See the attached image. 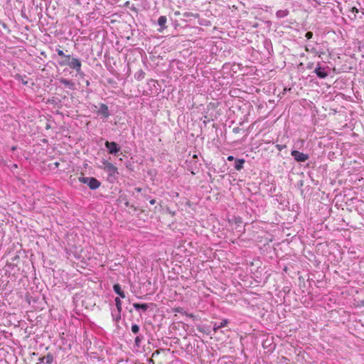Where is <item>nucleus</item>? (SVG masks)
I'll list each match as a JSON object with an SVG mask.
<instances>
[{
    "instance_id": "2eb2a0df",
    "label": "nucleus",
    "mask_w": 364,
    "mask_h": 364,
    "mask_svg": "<svg viewBox=\"0 0 364 364\" xmlns=\"http://www.w3.org/2000/svg\"><path fill=\"white\" fill-rule=\"evenodd\" d=\"M121 313L122 311H119L117 309L116 310H112V317L113 321H114L117 323L119 322L121 319Z\"/></svg>"
},
{
    "instance_id": "f03ea898",
    "label": "nucleus",
    "mask_w": 364,
    "mask_h": 364,
    "mask_svg": "<svg viewBox=\"0 0 364 364\" xmlns=\"http://www.w3.org/2000/svg\"><path fill=\"white\" fill-rule=\"evenodd\" d=\"M63 65H68V66L72 69L75 70L76 72L80 71V68L82 67L81 60L75 57H71V59L69 62L63 63Z\"/></svg>"
},
{
    "instance_id": "72a5a7b5",
    "label": "nucleus",
    "mask_w": 364,
    "mask_h": 364,
    "mask_svg": "<svg viewBox=\"0 0 364 364\" xmlns=\"http://www.w3.org/2000/svg\"><path fill=\"white\" fill-rule=\"evenodd\" d=\"M0 164L6 165V162L1 156H0Z\"/></svg>"
},
{
    "instance_id": "2f4dec72",
    "label": "nucleus",
    "mask_w": 364,
    "mask_h": 364,
    "mask_svg": "<svg viewBox=\"0 0 364 364\" xmlns=\"http://www.w3.org/2000/svg\"><path fill=\"white\" fill-rule=\"evenodd\" d=\"M235 223H242V219H241V218H235Z\"/></svg>"
},
{
    "instance_id": "f3484780",
    "label": "nucleus",
    "mask_w": 364,
    "mask_h": 364,
    "mask_svg": "<svg viewBox=\"0 0 364 364\" xmlns=\"http://www.w3.org/2000/svg\"><path fill=\"white\" fill-rule=\"evenodd\" d=\"M26 76L24 75V76H22L19 74H17L15 75V79L18 80V81H21V83L24 85H28V80L26 79Z\"/></svg>"
},
{
    "instance_id": "1a4fd4ad",
    "label": "nucleus",
    "mask_w": 364,
    "mask_h": 364,
    "mask_svg": "<svg viewBox=\"0 0 364 364\" xmlns=\"http://www.w3.org/2000/svg\"><path fill=\"white\" fill-rule=\"evenodd\" d=\"M39 362L37 364H42L46 363V364H51L53 361V355L51 353H48L46 356L39 358Z\"/></svg>"
},
{
    "instance_id": "393cba45",
    "label": "nucleus",
    "mask_w": 364,
    "mask_h": 364,
    "mask_svg": "<svg viewBox=\"0 0 364 364\" xmlns=\"http://www.w3.org/2000/svg\"><path fill=\"white\" fill-rule=\"evenodd\" d=\"M124 205L126 207H129V208L134 209V210H136V208L134 205H131L129 203V202H128V201H126Z\"/></svg>"
},
{
    "instance_id": "37998d69",
    "label": "nucleus",
    "mask_w": 364,
    "mask_h": 364,
    "mask_svg": "<svg viewBox=\"0 0 364 364\" xmlns=\"http://www.w3.org/2000/svg\"><path fill=\"white\" fill-rule=\"evenodd\" d=\"M85 84H86V86H89L90 85V81L89 80H86Z\"/></svg>"
},
{
    "instance_id": "49530a36",
    "label": "nucleus",
    "mask_w": 364,
    "mask_h": 364,
    "mask_svg": "<svg viewBox=\"0 0 364 364\" xmlns=\"http://www.w3.org/2000/svg\"><path fill=\"white\" fill-rule=\"evenodd\" d=\"M12 167L17 168L18 166H17V164H14Z\"/></svg>"
},
{
    "instance_id": "c756f323",
    "label": "nucleus",
    "mask_w": 364,
    "mask_h": 364,
    "mask_svg": "<svg viewBox=\"0 0 364 364\" xmlns=\"http://www.w3.org/2000/svg\"><path fill=\"white\" fill-rule=\"evenodd\" d=\"M264 43L265 47H267V46H272V43L269 40H265Z\"/></svg>"
},
{
    "instance_id": "5701e85b",
    "label": "nucleus",
    "mask_w": 364,
    "mask_h": 364,
    "mask_svg": "<svg viewBox=\"0 0 364 364\" xmlns=\"http://www.w3.org/2000/svg\"><path fill=\"white\" fill-rule=\"evenodd\" d=\"M89 179H90V177H80L79 178V181L82 183L88 185Z\"/></svg>"
},
{
    "instance_id": "de8ad7c7",
    "label": "nucleus",
    "mask_w": 364,
    "mask_h": 364,
    "mask_svg": "<svg viewBox=\"0 0 364 364\" xmlns=\"http://www.w3.org/2000/svg\"><path fill=\"white\" fill-rule=\"evenodd\" d=\"M11 149H12L13 151H14V150H15V149H16V146H13V147L11 148Z\"/></svg>"
},
{
    "instance_id": "6e6552de",
    "label": "nucleus",
    "mask_w": 364,
    "mask_h": 364,
    "mask_svg": "<svg viewBox=\"0 0 364 364\" xmlns=\"http://www.w3.org/2000/svg\"><path fill=\"white\" fill-rule=\"evenodd\" d=\"M150 305H154V304L151 303V304H139V303H134L133 304V306L134 308L139 311V310H141L142 311L145 312L148 310V309L149 308V306Z\"/></svg>"
},
{
    "instance_id": "f704fd0d",
    "label": "nucleus",
    "mask_w": 364,
    "mask_h": 364,
    "mask_svg": "<svg viewBox=\"0 0 364 364\" xmlns=\"http://www.w3.org/2000/svg\"><path fill=\"white\" fill-rule=\"evenodd\" d=\"M313 66H314V63H309L307 65V68L308 69H311L313 68Z\"/></svg>"
},
{
    "instance_id": "c03bdc74",
    "label": "nucleus",
    "mask_w": 364,
    "mask_h": 364,
    "mask_svg": "<svg viewBox=\"0 0 364 364\" xmlns=\"http://www.w3.org/2000/svg\"><path fill=\"white\" fill-rule=\"evenodd\" d=\"M58 165H59V163H58V162H55V166L56 167H58Z\"/></svg>"
},
{
    "instance_id": "4c0bfd02",
    "label": "nucleus",
    "mask_w": 364,
    "mask_h": 364,
    "mask_svg": "<svg viewBox=\"0 0 364 364\" xmlns=\"http://www.w3.org/2000/svg\"><path fill=\"white\" fill-rule=\"evenodd\" d=\"M182 311H183V309H182V308H180V307H178V308H177V309H176V312H178V313H182Z\"/></svg>"
},
{
    "instance_id": "c85d7f7f",
    "label": "nucleus",
    "mask_w": 364,
    "mask_h": 364,
    "mask_svg": "<svg viewBox=\"0 0 364 364\" xmlns=\"http://www.w3.org/2000/svg\"><path fill=\"white\" fill-rule=\"evenodd\" d=\"M76 73L80 77H84L85 75V73L82 72L81 68H80V71Z\"/></svg>"
},
{
    "instance_id": "4468645a",
    "label": "nucleus",
    "mask_w": 364,
    "mask_h": 364,
    "mask_svg": "<svg viewBox=\"0 0 364 364\" xmlns=\"http://www.w3.org/2000/svg\"><path fill=\"white\" fill-rule=\"evenodd\" d=\"M245 161L243 159H237L235 161L234 167L237 171H240L243 168V165Z\"/></svg>"
},
{
    "instance_id": "79ce46f5",
    "label": "nucleus",
    "mask_w": 364,
    "mask_h": 364,
    "mask_svg": "<svg viewBox=\"0 0 364 364\" xmlns=\"http://www.w3.org/2000/svg\"><path fill=\"white\" fill-rule=\"evenodd\" d=\"M92 107L93 110H95L97 108V107L95 105H93L92 106Z\"/></svg>"
},
{
    "instance_id": "412c9836",
    "label": "nucleus",
    "mask_w": 364,
    "mask_h": 364,
    "mask_svg": "<svg viewBox=\"0 0 364 364\" xmlns=\"http://www.w3.org/2000/svg\"><path fill=\"white\" fill-rule=\"evenodd\" d=\"M145 73L143 70H140L135 74V78L138 80H141L144 77Z\"/></svg>"
},
{
    "instance_id": "58836bf2",
    "label": "nucleus",
    "mask_w": 364,
    "mask_h": 364,
    "mask_svg": "<svg viewBox=\"0 0 364 364\" xmlns=\"http://www.w3.org/2000/svg\"><path fill=\"white\" fill-rule=\"evenodd\" d=\"M352 11L354 12V13H358V9L355 7H353L352 8Z\"/></svg>"
},
{
    "instance_id": "f8f14e48",
    "label": "nucleus",
    "mask_w": 364,
    "mask_h": 364,
    "mask_svg": "<svg viewBox=\"0 0 364 364\" xmlns=\"http://www.w3.org/2000/svg\"><path fill=\"white\" fill-rule=\"evenodd\" d=\"M59 81L62 85H65L66 87H68L70 89H73L74 87L75 84L70 80L62 77L59 80Z\"/></svg>"
},
{
    "instance_id": "bb28decb",
    "label": "nucleus",
    "mask_w": 364,
    "mask_h": 364,
    "mask_svg": "<svg viewBox=\"0 0 364 364\" xmlns=\"http://www.w3.org/2000/svg\"><path fill=\"white\" fill-rule=\"evenodd\" d=\"M286 145L285 144H277L276 145V147L277 148V149L279 151H282V149H284V148H286Z\"/></svg>"
},
{
    "instance_id": "b1692460",
    "label": "nucleus",
    "mask_w": 364,
    "mask_h": 364,
    "mask_svg": "<svg viewBox=\"0 0 364 364\" xmlns=\"http://www.w3.org/2000/svg\"><path fill=\"white\" fill-rule=\"evenodd\" d=\"M56 52L58 53V55L59 56H60L61 58H64L66 55L64 53L63 50H60V49H58L57 48L56 49Z\"/></svg>"
},
{
    "instance_id": "09e8293b",
    "label": "nucleus",
    "mask_w": 364,
    "mask_h": 364,
    "mask_svg": "<svg viewBox=\"0 0 364 364\" xmlns=\"http://www.w3.org/2000/svg\"><path fill=\"white\" fill-rule=\"evenodd\" d=\"M184 16H189V15H188L187 13H186V14H184Z\"/></svg>"
},
{
    "instance_id": "a878e982",
    "label": "nucleus",
    "mask_w": 364,
    "mask_h": 364,
    "mask_svg": "<svg viewBox=\"0 0 364 364\" xmlns=\"http://www.w3.org/2000/svg\"><path fill=\"white\" fill-rule=\"evenodd\" d=\"M305 37L307 39H311L313 37V33L311 32V31L306 32V34H305Z\"/></svg>"
},
{
    "instance_id": "473e14b6",
    "label": "nucleus",
    "mask_w": 364,
    "mask_h": 364,
    "mask_svg": "<svg viewBox=\"0 0 364 364\" xmlns=\"http://www.w3.org/2000/svg\"><path fill=\"white\" fill-rule=\"evenodd\" d=\"M197 329H198L199 331H200V332H203V331H204V330H203V326H197Z\"/></svg>"
},
{
    "instance_id": "cd10ccee",
    "label": "nucleus",
    "mask_w": 364,
    "mask_h": 364,
    "mask_svg": "<svg viewBox=\"0 0 364 364\" xmlns=\"http://www.w3.org/2000/svg\"><path fill=\"white\" fill-rule=\"evenodd\" d=\"M306 51H310V52H311V53H315V54H316V55H317V54H318V51H317V50H316V48H312L311 50H309V49L308 48V47H306Z\"/></svg>"
},
{
    "instance_id": "9d476101",
    "label": "nucleus",
    "mask_w": 364,
    "mask_h": 364,
    "mask_svg": "<svg viewBox=\"0 0 364 364\" xmlns=\"http://www.w3.org/2000/svg\"><path fill=\"white\" fill-rule=\"evenodd\" d=\"M166 21H167V18L165 16H161L159 18H158V21H157V23L158 25L161 27L159 31L160 32H161L163 30H164L165 28H166Z\"/></svg>"
},
{
    "instance_id": "7ed1b4c3",
    "label": "nucleus",
    "mask_w": 364,
    "mask_h": 364,
    "mask_svg": "<svg viewBox=\"0 0 364 364\" xmlns=\"http://www.w3.org/2000/svg\"><path fill=\"white\" fill-rule=\"evenodd\" d=\"M105 147L107 149L109 154L112 155H117L120 151V146L114 141H106L105 143Z\"/></svg>"
},
{
    "instance_id": "a18cd8bd",
    "label": "nucleus",
    "mask_w": 364,
    "mask_h": 364,
    "mask_svg": "<svg viewBox=\"0 0 364 364\" xmlns=\"http://www.w3.org/2000/svg\"><path fill=\"white\" fill-rule=\"evenodd\" d=\"M180 14V12L179 11H176L175 12V15H179Z\"/></svg>"
},
{
    "instance_id": "ddd939ff",
    "label": "nucleus",
    "mask_w": 364,
    "mask_h": 364,
    "mask_svg": "<svg viewBox=\"0 0 364 364\" xmlns=\"http://www.w3.org/2000/svg\"><path fill=\"white\" fill-rule=\"evenodd\" d=\"M228 323V319H223L219 323H215L213 326V331L216 332L219 329L225 327Z\"/></svg>"
},
{
    "instance_id": "423d86ee",
    "label": "nucleus",
    "mask_w": 364,
    "mask_h": 364,
    "mask_svg": "<svg viewBox=\"0 0 364 364\" xmlns=\"http://www.w3.org/2000/svg\"><path fill=\"white\" fill-rule=\"evenodd\" d=\"M97 115L102 116L103 118L107 119L110 116V112L107 105L104 103L100 104V109L97 111Z\"/></svg>"
},
{
    "instance_id": "a19ab883",
    "label": "nucleus",
    "mask_w": 364,
    "mask_h": 364,
    "mask_svg": "<svg viewBox=\"0 0 364 364\" xmlns=\"http://www.w3.org/2000/svg\"><path fill=\"white\" fill-rule=\"evenodd\" d=\"M233 132H234L235 133L238 132V128H237H237H234V129H233Z\"/></svg>"
},
{
    "instance_id": "7c9ffc66",
    "label": "nucleus",
    "mask_w": 364,
    "mask_h": 364,
    "mask_svg": "<svg viewBox=\"0 0 364 364\" xmlns=\"http://www.w3.org/2000/svg\"><path fill=\"white\" fill-rule=\"evenodd\" d=\"M184 314H186V316H188L190 318H194L196 317L193 314H188V313H186V312H185Z\"/></svg>"
},
{
    "instance_id": "c9c22d12",
    "label": "nucleus",
    "mask_w": 364,
    "mask_h": 364,
    "mask_svg": "<svg viewBox=\"0 0 364 364\" xmlns=\"http://www.w3.org/2000/svg\"><path fill=\"white\" fill-rule=\"evenodd\" d=\"M228 161H231L235 160V158H234V156H228Z\"/></svg>"
},
{
    "instance_id": "6ab92c4d",
    "label": "nucleus",
    "mask_w": 364,
    "mask_h": 364,
    "mask_svg": "<svg viewBox=\"0 0 364 364\" xmlns=\"http://www.w3.org/2000/svg\"><path fill=\"white\" fill-rule=\"evenodd\" d=\"M144 339V336L141 334L136 336L134 340V344L136 347L139 348L141 346V343L142 340Z\"/></svg>"
},
{
    "instance_id": "20e7f679",
    "label": "nucleus",
    "mask_w": 364,
    "mask_h": 364,
    "mask_svg": "<svg viewBox=\"0 0 364 364\" xmlns=\"http://www.w3.org/2000/svg\"><path fill=\"white\" fill-rule=\"evenodd\" d=\"M291 155L294 157V160L297 162H304L309 159V156L306 154H304L297 150H293L291 152Z\"/></svg>"
},
{
    "instance_id": "f257e3e1",
    "label": "nucleus",
    "mask_w": 364,
    "mask_h": 364,
    "mask_svg": "<svg viewBox=\"0 0 364 364\" xmlns=\"http://www.w3.org/2000/svg\"><path fill=\"white\" fill-rule=\"evenodd\" d=\"M104 171L107 173V180L111 183H114L118 178V168L111 162L103 159L102 160Z\"/></svg>"
},
{
    "instance_id": "9b49d317",
    "label": "nucleus",
    "mask_w": 364,
    "mask_h": 364,
    "mask_svg": "<svg viewBox=\"0 0 364 364\" xmlns=\"http://www.w3.org/2000/svg\"><path fill=\"white\" fill-rule=\"evenodd\" d=\"M113 290L121 298L124 299L126 297L124 291H122V287H121V286L119 284H114Z\"/></svg>"
},
{
    "instance_id": "aec40b11",
    "label": "nucleus",
    "mask_w": 364,
    "mask_h": 364,
    "mask_svg": "<svg viewBox=\"0 0 364 364\" xmlns=\"http://www.w3.org/2000/svg\"><path fill=\"white\" fill-rule=\"evenodd\" d=\"M114 302H115V306H116V308L117 309V310H119V311H122V301H121L120 298L116 297L114 299Z\"/></svg>"
},
{
    "instance_id": "e433bc0d",
    "label": "nucleus",
    "mask_w": 364,
    "mask_h": 364,
    "mask_svg": "<svg viewBox=\"0 0 364 364\" xmlns=\"http://www.w3.org/2000/svg\"><path fill=\"white\" fill-rule=\"evenodd\" d=\"M149 203H150L151 205H154V204L156 203V200H155V199H154V198H153V199H151V200H149Z\"/></svg>"
},
{
    "instance_id": "4be33fe9",
    "label": "nucleus",
    "mask_w": 364,
    "mask_h": 364,
    "mask_svg": "<svg viewBox=\"0 0 364 364\" xmlns=\"http://www.w3.org/2000/svg\"><path fill=\"white\" fill-rule=\"evenodd\" d=\"M132 332L134 334H138L140 331V327L137 324H132L131 327Z\"/></svg>"
},
{
    "instance_id": "a211bd4d",
    "label": "nucleus",
    "mask_w": 364,
    "mask_h": 364,
    "mask_svg": "<svg viewBox=\"0 0 364 364\" xmlns=\"http://www.w3.org/2000/svg\"><path fill=\"white\" fill-rule=\"evenodd\" d=\"M71 55H66L64 58H62L61 60H58V65L61 67H63V66H68V65H63V64H61L63 63H65V62H69L71 59Z\"/></svg>"
},
{
    "instance_id": "dca6fc26",
    "label": "nucleus",
    "mask_w": 364,
    "mask_h": 364,
    "mask_svg": "<svg viewBox=\"0 0 364 364\" xmlns=\"http://www.w3.org/2000/svg\"><path fill=\"white\" fill-rule=\"evenodd\" d=\"M289 14V11L287 9L284 10H279L276 12V16L278 18H283L287 16Z\"/></svg>"
},
{
    "instance_id": "ea45409f",
    "label": "nucleus",
    "mask_w": 364,
    "mask_h": 364,
    "mask_svg": "<svg viewBox=\"0 0 364 364\" xmlns=\"http://www.w3.org/2000/svg\"><path fill=\"white\" fill-rule=\"evenodd\" d=\"M141 188H139V187H136L135 188V191L138 193H140L141 191Z\"/></svg>"
},
{
    "instance_id": "0eeeda50",
    "label": "nucleus",
    "mask_w": 364,
    "mask_h": 364,
    "mask_svg": "<svg viewBox=\"0 0 364 364\" xmlns=\"http://www.w3.org/2000/svg\"><path fill=\"white\" fill-rule=\"evenodd\" d=\"M100 185L101 183L97 178L90 177L87 186L91 190H96L100 186Z\"/></svg>"
},
{
    "instance_id": "39448f33",
    "label": "nucleus",
    "mask_w": 364,
    "mask_h": 364,
    "mask_svg": "<svg viewBox=\"0 0 364 364\" xmlns=\"http://www.w3.org/2000/svg\"><path fill=\"white\" fill-rule=\"evenodd\" d=\"M327 68L328 69V67H321L318 63L315 68L314 73L318 78L324 79L328 75V72L326 70Z\"/></svg>"
}]
</instances>
